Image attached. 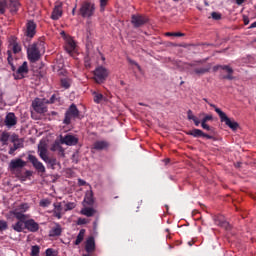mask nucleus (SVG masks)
I'll use <instances>...</instances> for the list:
<instances>
[{
	"instance_id": "1",
	"label": "nucleus",
	"mask_w": 256,
	"mask_h": 256,
	"mask_svg": "<svg viewBox=\"0 0 256 256\" xmlns=\"http://www.w3.org/2000/svg\"><path fill=\"white\" fill-rule=\"evenodd\" d=\"M24 47L27 48V57L30 63H37L41 59V53H45V40L39 39L31 45L27 46L29 42H23Z\"/></svg>"
},
{
	"instance_id": "2",
	"label": "nucleus",
	"mask_w": 256,
	"mask_h": 256,
	"mask_svg": "<svg viewBox=\"0 0 256 256\" xmlns=\"http://www.w3.org/2000/svg\"><path fill=\"white\" fill-rule=\"evenodd\" d=\"M95 3L84 1L80 4L78 9V16L82 17L83 19H91L95 15Z\"/></svg>"
},
{
	"instance_id": "3",
	"label": "nucleus",
	"mask_w": 256,
	"mask_h": 256,
	"mask_svg": "<svg viewBox=\"0 0 256 256\" xmlns=\"http://www.w3.org/2000/svg\"><path fill=\"white\" fill-rule=\"evenodd\" d=\"M38 153L40 159H42V161H44V163H46L50 169H55L56 165H60V163L57 161V158L49 157L47 155V146H38Z\"/></svg>"
},
{
	"instance_id": "4",
	"label": "nucleus",
	"mask_w": 256,
	"mask_h": 256,
	"mask_svg": "<svg viewBox=\"0 0 256 256\" xmlns=\"http://www.w3.org/2000/svg\"><path fill=\"white\" fill-rule=\"evenodd\" d=\"M35 35H37V24L33 20H30L26 24L23 43H31V39H33Z\"/></svg>"
},
{
	"instance_id": "5",
	"label": "nucleus",
	"mask_w": 256,
	"mask_h": 256,
	"mask_svg": "<svg viewBox=\"0 0 256 256\" xmlns=\"http://www.w3.org/2000/svg\"><path fill=\"white\" fill-rule=\"evenodd\" d=\"M79 109L77 105L71 104L70 107L65 112V117L63 120L64 125H71V119H79Z\"/></svg>"
},
{
	"instance_id": "6",
	"label": "nucleus",
	"mask_w": 256,
	"mask_h": 256,
	"mask_svg": "<svg viewBox=\"0 0 256 256\" xmlns=\"http://www.w3.org/2000/svg\"><path fill=\"white\" fill-rule=\"evenodd\" d=\"M216 113L219 115L221 123H225V125L232 129V131H237V129H239V123L228 118L227 114H225V112L220 108H216Z\"/></svg>"
},
{
	"instance_id": "7",
	"label": "nucleus",
	"mask_w": 256,
	"mask_h": 256,
	"mask_svg": "<svg viewBox=\"0 0 256 256\" xmlns=\"http://www.w3.org/2000/svg\"><path fill=\"white\" fill-rule=\"evenodd\" d=\"M107 77H109V71L103 66H99L94 71V79L96 83H105Z\"/></svg>"
},
{
	"instance_id": "8",
	"label": "nucleus",
	"mask_w": 256,
	"mask_h": 256,
	"mask_svg": "<svg viewBox=\"0 0 256 256\" xmlns=\"http://www.w3.org/2000/svg\"><path fill=\"white\" fill-rule=\"evenodd\" d=\"M47 105H49L47 103V99H41V98H36L33 102H32V107L34 109V111H36V113H47Z\"/></svg>"
},
{
	"instance_id": "9",
	"label": "nucleus",
	"mask_w": 256,
	"mask_h": 256,
	"mask_svg": "<svg viewBox=\"0 0 256 256\" xmlns=\"http://www.w3.org/2000/svg\"><path fill=\"white\" fill-rule=\"evenodd\" d=\"M149 21V19L141 14H133L131 16V23L133 25V27H135L136 29L139 27H143V25L147 24Z\"/></svg>"
},
{
	"instance_id": "10",
	"label": "nucleus",
	"mask_w": 256,
	"mask_h": 256,
	"mask_svg": "<svg viewBox=\"0 0 256 256\" xmlns=\"http://www.w3.org/2000/svg\"><path fill=\"white\" fill-rule=\"evenodd\" d=\"M201 63H203V61L199 60V61L189 64V67H193V73H195V75H198L199 77H201V75H205V74L209 73V71H211V66L197 67V64H201Z\"/></svg>"
},
{
	"instance_id": "11",
	"label": "nucleus",
	"mask_w": 256,
	"mask_h": 256,
	"mask_svg": "<svg viewBox=\"0 0 256 256\" xmlns=\"http://www.w3.org/2000/svg\"><path fill=\"white\" fill-rule=\"evenodd\" d=\"M29 163L32 164V166L34 167V169H36V171H38V173H45V165H43L41 163V161H39L38 158H36L35 155L33 154H29L27 157Z\"/></svg>"
},
{
	"instance_id": "12",
	"label": "nucleus",
	"mask_w": 256,
	"mask_h": 256,
	"mask_svg": "<svg viewBox=\"0 0 256 256\" xmlns=\"http://www.w3.org/2000/svg\"><path fill=\"white\" fill-rule=\"evenodd\" d=\"M24 167H27V162L21 158L12 159L9 163L10 171H21Z\"/></svg>"
},
{
	"instance_id": "13",
	"label": "nucleus",
	"mask_w": 256,
	"mask_h": 256,
	"mask_svg": "<svg viewBox=\"0 0 256 256\" xmlns=\"http://www.w3.org/2000/svg\"><path fill=\"white\" fill-rule=\"evenodd\" d=\"M61 145H68V147H73L79 143V138L74 135L67 134L65 136H60Z\"/></svg>"
},
{
	"instance_id": "14",
	"label": "nucleus",
	"mask_w": 256,
	"mask_h": 256,
	"mask_svg": "<svg viewBox=\"0 0 256 256\" xmlns=\"http://www.w3.org/2000/svg\"><path fill=\"white\" fill-rule=\"evenodd\" d=\"M27 73H29V66L27 65V62H23V64L17 69L13 76L16 80L23 79Z\"/></svg>"
},
{
	"instance_id": "15",
	"label": "nucleus",
	"mask_w": 256,
	"mask_h": 256,
	"mask_svg": "<svg viewBox=\"0 0 256 256\" xmlns=\"http://www.w3.org/2000/svg\"><path fill=\"white\" fill-rule=\"evenodd\" d=\"M61 17H63V4L62 3H58L55 4L52 14H51V19L53 21H59V19H61Z\"/></svg>"
},
{
	"instance_id": "16",
	"label": "nucleus",
	"mask_w": 256,
	"mask_h": 256,
	"mask_svg": "<svg viewBox=\"0 0 256 256\" xmlns=\"http://www.w3.org/2000/svg\"><path fill=\"white\" fill-rule=\"evenodd\" d=\"M186 135H190L191 137L195 138L204 137L205 139H213V136L206 134L205 132H203V130L197 128L186 132Z\"/></svg>"
},
{
	"instance_id": "17",
	"label": "nucleus",
	"mask_w": 256,
	"mask_h": 256,
	"mask_svg": "<svg viewBox=\"0 0 256 256\" xmlns=\"http://www.w3.org/2000/svg\"><path fill=\"white\" fill-rule=\"evenodd\" d=\"M111 147V143H109L106 140H98L94 142L92 149H95V151H107Z\"/></svg>"
},
{
	"instance_id": "18",
	"label": "nucleus",
	"mask_w": 256,
	"mask_h": 256,
	"mask_svg": "<svg viewBox=\"0 0 256 256\" xmlns=\"http://www.w3.org/2000/svg\"><path fill=\"white\" fill-rule=\"evenodd\" d=\"M96 245H95V237L89 236L85 242V251L88 254L95 253Z\"/></svg>"
},
{
	"instance_id": "19",
	"label": "nucleus",
	"mask_w": 256,
	"mask_h": 256,
	"mask_svg": "<svg viewBox=\"0 0 256 256\" xmlns=\"http://www.w3.org/2000/svg\"><path fill=\"white\" fill-rule=\"evenodd\" d=\"M25 229L30 231V233H37L39 231V223L35 222L34 219H28L25 222Z\"/></svg>"
},
{
	"instance_id": "20",
	"label": "nucleus",
	"mask_w": 256,
	"mask_h": 256,
	"mask_svg": "<svg viewBox=\"0 0 256 256\" xmlns=\"http://www.w3.org/2000/svg\"><path fill=\"white\" fill-rule=\"evenodd\" d=\"M6 7L10 9V13H12V15H15V13L19 11L21 4L17 0H6Z\"/></svg>"
},
{
	"instance_id": "21",
	"label": "nucleus",
	"mask_w": 256,
	"mask_h": 256,
	"mask_svg": "<svg viewBox=\"0 0 256 256\" xmlns=\"http://www.w3.org/2000/svg\"><path fill=\"white\" fill-rule=\"evenodd\" d=\"M4 123L6 127H15V125H17V116H15V113H8L5 117Z\"/></svg>"
},
{
	"instance_id": "22",
	"label": "nucleus",
	"mask_w": 256,
	"mask_h": 256,
	"mask_svg": "<svg viewBox=\"0 0 256 256\" xmlns=\"http://www.w3.org/2000/svg\"><path fill=\"white\" fill-rule=\"evenodd\" d=\"M222 71H226V73H228L226 76H223V79H227L228 81H233L235 79V77H233V68L229 65H223Z\"/></svg>"
},
{
	"instance_id": "23",
	"label": "nucleus",
	"mask_w": 256,
	"mask_h": 256,
	"mask_svg": "<svg viewBox=\"0 0 256 256\" xmlns=\"http://www.w3.org/2000/svg\"><path fill=\"white\" fill-rule=\"evenodd\" d=\"M61 233H63V229L61 228V225L56 224V227H53L50 230L49 236L50 237H59V236H61Z\"/></svg>"
},
{
	"instance_id": "24",
	"label": "nucleus",
	"mask_w": 256,
	"mask_h": 256,
	"mask_svg": "<svg viewBox=\"0 0 256 256\" xmlns=\"http://www.w3.org/2000/svg\"><path fill=\"white\" fill-rule=\"evenodd\" d=\"M187 118L189 121H193L196 127H199V125H201V121L199 120V118L193 115V110L187 111Z\"/></svg>"
},
{
	"instance_id": "25",
	"label": "nucleus",
	"mask_w": 256,
	"mask_h": 256,
	"mask_svg": "<svg viewBox=\"0 0 256 256\" xmlns=\"http://www.w3.org/2000/svg\"><path fill=\"white\" fill-rule=\"evenodd\" d=\"M25 223L26 221L18 220L14 225H12V228L17 233H22L23 229H25Z\"/></svg>"
},
{
	"instance_id": "26",
	"label": "nucleus",
	"mask_w": 256,
	"mask_h": 256,
	"mask_svg": "<svg viewBox=\"0 0 256 256\" xmlns=\"http://www.w3.org/2000/svg\"><path fill=\"white\" fill-rule=\"evenodd\" d=\"M47 104L49 105H61V97H59V94H53L49 100H47Z\"/></svg>"
},
{
	"instance_id": "27",
	"label": "nucleus",
	"mask_w": 256,
	"mask_h": 256,
	"mask_svg": "<svg viewBox=\"0 0 256 256\" xmlns=\"http://www.w3.org/2000/svg\"><path fill=\"white\" fill-rule=\"evenodd\" d=\"M83 239H85V229H81L74 241V245H81L83 243Z\"/></svg>"
},
{
	"instance_id": "28",
	"label": "nucleus",
	"mask_w": 256,
	"mask_h": 256,
	"mask_svg": "<svg viewBox=\"0 0 256 256\" xmlns=\"http://www.w3.org/2000/svg\"><path fill=\"white\" fill-rule=\"evenodd\" d=\"M76 47H77V45L75 44V41H73V40H68L65 45V49H66L67 53H73V51H75Z\"/></svg>"
},
{
	"instance_id": "29",
	"label": "nucleus",
	"mask_w": 256,
	"mask_h": 256,
	"mask_svg": "<svg viewBox=\"0 0 256 256\" xmlns=\"http://www.w3.org/2000/svg\"><path fill=\"white\" fill-rule=\"evenodd\" d=\"M12 215L18 220V221H27V215L23 214V212H19L18 210H13Z\"/></svg>"
},
{
	"instance_id": "30",
	"label": "nucleus",
	"mask_w": 256,
	"mask_h": 256,
	"mask_svg": "<svg viewBox=\"0 0 256 256\" xmlns=\"http://www.w3.org/2000/svg\"><path fill=\"white\" fill-rule=\"evenodd\" d=\"M21 147H23V146L21 145V143L15 141V139H14V140H13V146L10 147L9 152H8L9 155H15V152L17 151V149H21Z\"/></svg>"
},
{
	"instance_id": "31",
	"label": "nucleus",
	"mask_w": 256,
	"mask_h": 256,
	"mask_svg": "<svg viewBox=\"0 0 256 256\" xmlns=\"http://www.w3.org/2000/svg\"><path fill=\"white\" fill-rule=\"evenodd\" d=\"M81 214L86 217H93L95 215V209L93 208H84L81 210Z\"/></svg>"
},
{
	"instance_id": "32",
	"label": "nucleus",
	"mask_w": 256,
	"mask_h": 256,
	"mask_svg": "<svg viewBox=\"0 0 256 256\" xmlns=\"http://www.w3.org/2000/svg\"><path fill=\"white\" fill-rule=\"evenodd\" d=\"M84 202H85L86 205H93V203H94L93 192L86 193L85 198H84Z\"/></svg>"
},
{
	"instance_id": "33",
	"label": "nucleus",
	"mask_w": 256,
	"mask_h": 256,
	"mask_svg": "<svg viewBox=\"0 0 256 256\" xmlns=\"http://www.w3.org/2000/svg\"><path fill=\"white\" fill-rule=\"evenodd\" d=\"M93 97H94V103H101L103 99H105V96L99 92H93Z\"/></svg>"
},
{
	"instance_id": "34",
	"label": "nucleus",
	"mask_w": 256,
	"mask_h": 256,
	"mask_svg": "<svg viewBox=\"0 0 256 256\" xmlns=\"http://www.w3.org/2000/svg\"><path fill=\"white\" fill-rule=\"evenodd\" d=\"M61 87H63V89H69V87H71V79L69 78H62L60 81Z\"/></svg>"
},
{
	"instance_id": "35",
	"label": "nucleus",
	"mask_w": 256,
	"mask_h": 256,
	"mask_svg": "<svg viewBox=\"0 0 256 256\" xmlns=\"http://www.w3.org/2000/svg\"><path fill=\"white\" fill-rule=\"evenodd\" d=\"M199 116L203 117V119L201 120V123H207L208 121H213V115L211 114L202 113Z\"/></svg>"
},
{
	"instance_id": "36",
	"label": "nucleus",
	"mask_w": 256,
	"mask_h": 256,
	"mask_svg": "<svg viewBox=\"0 0 256 256\" xmlns=\"http://www.w3.org/2000/svg\"><path fill=\"white\" fill-rule=\"evenodd\" d=\"M7 9V0H0V15H5Z\"/></svg>"
},
{
	"instance_id": "37",
	"label": "nucleus",
	"mask_w": 256,
	"mask_h": 256,
	"mask_svg": "<svg viewBox=\"0 0 256 256\" xmlns=\"http://www.w3.org/2000/svg\"><path fill=\"white\" fill-rule=\"evenodd\" d=\"M12 51L14 54L21 53V46L17 42L12 43Z\"/></svg>"
},
{
	"instance_id": "38",
	"label": "nucleus",
	"mask_w": 256,
	"mask_h": 256,
	"mask_svg": "<svg viewBox=\"0 0 256 256\" xmlns=\"http://www.w3.org/2000/svg\"><path fill=\"white\" fill-rule=\"evenodd\" d=\"M9 229V225L7 224V221L0 220V231H7Z\"/></svg>"
},
{
	"instance_id": "39",
	"label": "nucleus",
	"mask_w": 256,
	"mask_h": 256,
	"mask_svg": "<svg viewBox=\"0 0 256 256\" xmlns=\"http://www.w3.org/2000/svg\"><path fill=\"white\" fill-rule=\"evenodd\" d=\"M40 248L39 246L35 245L31 248V256H39Z\"/></svg>"
},
{
	"instance_id": "40",
	"label": "nucleus",
	"mask_w": 256,
	"mask_h": 256,
	"mask_svg": "<svg viewBox=\"0 0 256 256\" xmlns=\"http://www.w3.org/2000/svg\"><path fill=\"white\" fill-rule=\"evenodd\" d=\"M202 129H205V131H210V133H213V127L209 126L207 122H201Z\"/></svg>"
},
{
	"instance_id": "41",
	"label": "nucleus",
	"mask_w": 256,
	"mask_h": 256,
	"mask_svg": "<svg viewBox=\"0 0 256 256\" xmlns=\"http://www.w3.org/2000/svg\"><path fill=\"white\" fill-rule=\"evenodd\" d=\"M51 205V201L49 199H42L40 201V207H49Z\"/></svg>"
},
{
	"instance_id": "42",
	"label": "nucleus",
	"mask_w": 256,
	"mask_h": 256,
	"mask_svg": "<svg viewBox=\"0 0 256 256\" xmlns=\"http://www.w3.org/2000/svg\"><path fill=\"white\" fill-rule=\"evenodd\" d=\"M0 141L2 143H7V141H9V133H5V132L2 133Z\"/></svg>"
},
{
	"instance_id": "43",
	"label": "nucleus",
	"mask_w": 256,
	"mask_h": 256,
	"mask_svg": "<svg viewBox=\"0 0 256 256\" xmlns=\"http://www.w3.org/2000/svg\"><path fill=\"white\" fill-rule=\"evenodd\" d=\"M53 205H54V211H58V212L63 211V206H61V202H56Z\"/></svg>"
},
{
	"instance_id": "44",
	"label": "nucleus",
	"mask_w": 256,
	"mask_h": 256,
	"mask_svg": "<svg viewBox=\"0 0 256 256\" xmlns=\"http://www.w3.org/2000/svg\"><path fill=\"white\" fill-rule=\"evenodd\" d=\"M109 0H100V11H105V7H107V3Z\"/></svg>"
},
{
	"instance_id": "45",
	"label": "nucleus",
	"mask_w": 256,
	"mask_h": 256,
	"mask_svg": "<svg viewBox=\"0 0 256 256\" xmlns=\"http://www.w3.org/2000/svg\"><path fill=\"white\" fill-rule=\"evenodd\" d=\"M72 209H75V203L70 202L65 205V211H72Z\"/></svg>"
},
{
	"instance_id": "46",
	"label": "nucleus",
	"mask_w": 256,
	"mask_h": 256,
	"mask_svg": "<svg viewBox=\"0 0 256 256\" xmlns=\"http://www.w3.org/2000/svg\"><path fill=\"white\" fill-rule=\"evenodd\" d=\"M7 55H8V57H7L8 65H11L13 63V55H12L11 50L7 51Z\"/></svg>"
},
{
	"instance_id": "47",
	"label": "nucleus",
	"mask_w": 256,
	"mask_h": 256,
	"mask_svg": "<svg viewBox=\"0 0 256 256\" xmlns=\"http://www.w3.org/2000/svg\"><path fill=\"white\" fill-rule=\"evenodd\" d=\"M211 17L212 19H214L215 21H219L221 19V14L217 13V12H212L211 13Z\"/></svg>"
},
{
	"instance_id": "48",
	"label": "nucleus",
	"mask_w": 256,
	"mask_h": 256,
	"mask_svg": "<svg viewBox=\"0 0 256 256\" xmlns=\"http://www.w3.org/2000/svg\"><path fill=\"white\" fill-rule=\"evenodd\" d=\"M46 256H57V253L52 248H48L46 249Z\"/></svg>"
},
{
	"instance_id": "49",
	"label": "nucleus",
	"mask_w": 256,
	"mask_h": 256,
	"mask_svg": "<svg viewBox=\"0 0 256 256\" xmlns=\"http://www.w3.org/2000/svg\"><path fill=\"white\" fill-rule=\"evenodd\" d=\"M58 155L59 157H65V148L63 146L58 147Z\"/></svg>"
},
{
	"instance_id": "50",
	"label": "nucleus",
	"mask_w": 256,
	"mask_h": 256,
	"mask_svg": "<svg viewBox=\"0 0 256 256\" xmlns=\"http://www.w3.org/2000/svg\"><path fill=\"white\" fill-rule=\"evenodd\" d=\"M59 147H61V144L55 142L51 147V151H59Z\"/></svg>"
},
{
	"instance_id": "51",
	"label": "nucleus",
	"mask_w": 256,
	"mask_h": 256,
	"mask_svg": "<svg viewBox=\"0 0 256 256\" xmlns=\"http://www.w3.org/2000/svg\"><path fill=\"white\" fill-rule=\"evenodd\" d=\"M89 221L86 218H79L78 219V225H87Z\"/></svg>"
},
{
	"instance_id": "52",
	"label": "nucleus",
	"mask_w": 256,
	"mask_h": 256,
	"mask_svg": "<svg viewBox=\"0 0 256 256\" xmlns=\"http://www.w3.org/2000/svg\"><path fill=\"white\" fill-rule=\"evenodd\" d=\"M53 215H54V217H56L57 219H61V217H62L61 212L55 211V210H53Z\"/></svg>"
},
{
	"instance_id": "53",
	"label": "nucleus",
	"mask_w": 256,
	"mask_h": 256,
	"mask_svg": "<svg viewBox=\"0 0 256 256\" xmlns=\"http://www.w3.org/2000/svg\"><path fill=\"white\" fill-rule=\"evenodd\" d=\"M129 63H131V65H135L137 69L141 70V66L139 65V63L135 62V60H129Z\"/></svg>"
},
{
	"instance_id": "54",
	"label": "nucleus",
	"mask_w": 256,
	"mask_h": 256,
	"mask_svg": "<svg viewBox=\"0 0 256 256\" xmlns=\"http://www.w3.org/2000/svg\"><path fill=\"white\" fill-rule=\"evenodd\" d=\"M33 175V172L31 170H26L24 173V177L27 179V177H31Z\"/></svg>"
},
{
	"instance_id": "55",
	"label": "nucleus",
	"mask_w": 256,
	"mask_h": 256,
	"mask_svg": "<svg viewBox=\"0 0 256 256\" xmlns=\"http://www.w3.org/2000/svg\"><path fill=\"white\" fill-rule=\"evenodd\" d=\"M174 37H185V33L174 32Z\"/></svg>"
},
{
	"instance_id": "56",
	"label": "nucleus",
	"mask_w": 256,
	"mask_h": 256,
	"mask_svg": "<svg viewBox=\"0 0 256 256\" xmlns=\"http://www.w3.org/2000/svg\"><path fill=\"white\" fill-rule=\"evenodd\" d=\"M219 69H223V65H216V66L213 67L214 72L219 71Z\"/></svg>"
},
{
	"instance_id": "57",
	"label": "nucleus",
	"mask_w": 256,
	"mask_h": 256,
	"mask_svg": "<svg viewBox=\"0 0 256 256\" xmlns=\"http://www.w3.org/2000/svg\"><path fill=\"white\" fill-rule=\"evenodd\" d=\"M48 115L55 117V116L59 115V113H57L56 111H51Z\"/></svg>"
},
{
	"instance_id": "58",
	"label": "nucleus",
	"mask_w": 256,
	"mask_h": 256,
	"mask_svg": "<svg viewBox=\"0 0 256 256\" xmlns=\"http://www.w3.org/2000/svg\"><path fill=\"white\" fill-rule=\"evenodd\" d=\"M174 35H175V32H167L166 33L167 37H174Z\"/></svg>"
},
{
	"instance_id": "59",
	"label": "nucleus",
	"mask_w": 256,
	"mask_h": 256,
	"mask_svg": "<svg viewBox=\"0 0 256 256\" xmlns=\"http://www.w3.org/2000/svg\"><path fill=\"white\" fill-rule=\"evenodd\" d=\"M244 25H249V18L248 17H244Z\"/></svg>"
},
{
	"instance_id": "60",
	"label": "nucleus",
	"mask_w": 256,
	"mask_h": 256,
	"mask_svg": "<svg viewBox=\"0 0 256 256\" xmlns=\"http://www.w3.org/2000/svg\"><path fill=\"white\" fill-rule=\"evenodd\" d=\"M78 182H79V185L81 186L86 184L85 180H82V179H79Z\"/></svg>"
},
{
	"instance_id": "61",
	"label": "nucleus",
	"mask_w": 256,
	"mask_h": 256,
	"mask_svg": "<svg viewBox=\"0 0 256 256\" xmlns=\"http://www.w3.org/2000/svg\"><path fill=\"white\" fill-rule=\"evenodd\" d=\"M237 5H243L245 3V0H236Z\"/></svg>"
},
{
	"instance_id": "62",
	"label": "nucleus",
	"mask_w": 256,
	"mask_h": 256,
	"mask_svg": "<svg viewBox=\"0 0 256 256\" xmlns=\"http://www.w3.org/2000/svg\"><path fill=\"white\" fill-rule=\"evenodd\" d=\"M10 67H11V71H16L17 68H15V65L12 63V64H9Z\"/></svg>"
},
{
	"instance_id": "63",
	"label": "nucleus",
	"mask_w": 256,
	"mask_h": 256,
	"mask_svg": "<svg viewBox=\"0 0 256 256\" xmlns=\"http://www.w3.org/2000/svg\"><path fill=\"white\" fill-rule=\"evenodd\" d=\"M75 13H77V6H75V7L72 9V15L75 16Z\"/></svg>"
},
{
	"instance_id": "64",
	"label": "nucleus",
	"mask_w": 256,
	"mask_h": 256,
	"mask_svg": "<svg viewBox=\"0 0 256 256\" xmlns=\"http://www.w3.org/2000/svg\"><path fill=\"white\" fill-rule=\"evenodd\" d=\"M256 27V22H253L251 25H250V29H255Z\"/></svg>"
}]
</instances>
